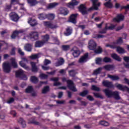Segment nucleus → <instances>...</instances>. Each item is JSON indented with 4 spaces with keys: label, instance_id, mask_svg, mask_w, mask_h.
<instances>
[{
    "label": "nucleus",
    "instance_id": "nucleus-1",
    "mask_svg": "<svg viewBox=\"0 0 129 129\" xmlns=\"http://www.w3.org/2000/svg\"><path fill=\"white\" fill-rule=\"evenodd\" d=\"M12 66H13L14 68H18V64L17 63V61H16V59L15 58H11L10 62H4L3 63L4 72L6 73H10L12 70Z\"/></svg>",
    "mask_w": 129,
    "mask_h": 129
},
{
    "label": "nucleus",
    "instance_id": "nucleus-2",
    "mask_svg": "<svg viewBox=\"0 0 129 129\" xmlns=\"http://www.w3.org/2000/svg\"><path fill=\"white\" fill-rule=\"evenodd\" d=\"M88 48L89 50H94V52L96 54H100V53L102 52V49L100 46H99L95 49V48H96V43H95L93 40L89 41Z\"/></svg>",
    "mask_w": 129,
    "mask_h": 129
},
{
    "label": "nucleus",
    "instance_id": "nucleus-3",
    "mask_svg": "<svg viewBox=\"0 0 129 129\" xmlns=\"http://www.w3.org/2000/svg\"><path fill=\"white\" fill-rule=\"evenodd\" d=\"M103 91L107 97H112L113 96L114 98L117 100L120 99V97H119V94L117 91L112 92L108 89H105Z\"/></svg>",
    "mask_w": 129,
    "mask_h": 129
},
{
    "label": "nucleus",
    "instance_id": "nucleus-4",
    "mask_svg": "<svg viewBox=\"0 0 129 129\" xmlns=\"http://www.w3.org/2000/svg\"><path fill=\"white\" fill-rule=\"evenodd\" d=\"M62 82H67L68 83V86L72 91H74V92H76L77 91V89L75 87V86H74V84L73 83V82L72 80H68L65 78H63L62 79Z\"/></svg>",
    "mask_w": 129,
    "mask_h": 129
},
{
    "label": "nucleus",
    "instance_id": "nucleus-5",
    "mask_svg": "<svg viewBox=\"0 0 129 129\" xmlns=\"http://www.w3.org/2000/svg\"><path fill=\"white\" fill-rule=\"evenodd\" d=\"M25 72L22 69L16 72V77H20L22 80H28V77L25 75Z\"/></svg>",
    "mask_w": 129,
    "mask_h": 129
},
{
    "label": "nucleus",
    "instance_id": "nucleus-6",
    "mask_svg": "<svg viewBox=\"0 0 129 129\" xmlns=\"http://www.w3.org/2000/svg\"><path fill=\"white\" fill-rule=\"evenodd\" d=\"M93 10V8H91L87 10L86 7L84 5H81L79 7V10L80 12L82 14V15H86L87 14V12H91Z\"/></svg>",
    "mask_w": 129,
    "mask_h": 129
},
{
    "label": "nucleus",
    "instance_id": "nucleus-7",
    "mask_svg": "<svg viewBox=\"0 0 129 129\" xmlns=\"http://www.w3.org/2000/svg\"><path fill=\"white\" fill-rule=\"evenodd\" d=\"M12 5H19V6L21 7H24V4H20V3L18 2V0H12L11 4L9 6H6L5 8V11H6V12H9V11L11 10V8H12Z\"/></svg>",
    "mask_w": 129,
    "mask_h": 129
},
{
    "label": "nucleus",
    "instance_id": "nucleus-8",
    "mask_svg": "<svg viewBox=\"0 0 129 129\" xmlns=\"http://www.w3.org/2000/svg\"><path fill=\"white\" fill-rule=\"evenodd\" d=\"M87 61H88V53H86L80 58L78 62L80 64H83V63H85Z\"/></svg>",
    "mask_w": 129,
    "mask_h": 129
},
{
    "label": "nucleus",
    "instance_id": "nucleus-9",
    "mask_svg": "<svg viewBox=\"0 0 129 129\" xmlns=\"http://www.w3.org/2000/svg\"><path fill=\"white\" fill-rule=\"evenodd\" d=\"M71 52H72L73 56H74L75 58H77V57H79V55H80V51H79V49L76 47H74L71 50Z\"/></svg>",
    "mask_w": 129,
    "mask_h": 129
},
{
    "label": "nucleus",
    "instance_id": "nucleus-10",
    "mask_svg": "<svg viewBox=\"0 0 129 129\" xmlns=\"http://www.w3.org/2000/svg\"><path fill=\"white\" fill-rule=\"evenodd\" d=\"M43 24L46 28H49L50 29H56V28H58L57 25H54L50 22L45 21L43 22Z\"/></svg>",
    "mask_w": 129,
    "mask_h": 129
},
{
    "label": "nucleus",
    "instance_id": "nucleus-11",
    "mask_svg": "<svg viewBox=\"0 0 129 129\" xmlns=\"http://www.w3.org/2000/svg\"><path fill=\"white\" fill-rule=\"evenodd\" d=\"M10 17L14 22H18L19 20V16L15 12H12L10 14Z\"/></svg>",
    "mask_w": 129,
    "mask_h": 129
},
{
    "label": "nucleus",
    "instance_id": "nucleus-12",
    "mask_svg": "<svg viewBox=\"0 0 129 129\" xmlns=\"http://www.w3.org/2000/svg\"><path fill=\"white\" fill-rule=\"evenodd\" d=\"M115 28V25H111L110 26H105V29L102 31L99 32L100 34H105L106 33V30H113Z\"/></svg>",
    "mask_w": 129,
    "mask_h": 129
},
{
    "label": "nucleus",
    "instance_id": "nucleus-13",
    "mask_svg": "<svg viewBox=\"0 0 129 129\" xmlns=\"http://www.w3.org/2000/svg\"><path fill=\"white\" fill-rule=\"evenodd\" d=\"M123 19H124V16L122 14H119L117 16L116 18L113 19V21L116 23H119L120 21H123Z\"/></svg>",
    "mask_w": 129,
    "mask_h": 129
},
{
    "label": "nucleus",
    "instance_id": "nucleus-14",
    "mask_svg": "<svg viewBox=\"0 0 129 129\" xmlns=\"http://www.w3.org/2000/svg\"><path fill=\"white\" fill-rule=\"evenodd\" d=\"M77 16L78 14H72L71 17H70L69 22L70 23H73V24H76V19L77 18Z\"/></svg>",
    "mask_w": 129,
    "mask_h": 129
},
{
    "label": "nucleus",
    "instance_id": "nucleus-15",
    "mask_svg": "<svg viewBox=\"0 0 129 129\" xmlns=\"http://www.w3.org/2000/svg\"><path fill=\"white\" fill-rule=\"evenodd\" d=\"M39 34L37 32H31L29 34V38L30 39H33L34 40H38Z\"/></svg>",
    "mask_w": 129,
    "mask_h": 129
},
{
    "label": "nucleus",
    "instance_id": "nucleus-16",
    "mask_svg": "<svg viewBox=\"0 0 129 129\" xmlns=\"http://www.w3.org/2000/svg\"><path fill=\"white\" fill-rule=\"evenodd\" d=\"M93 3V8L94 10H96V11H97L98 10V7L100 6V3L98 2L97 0H91Z\"/></svg>",
    "mask_w": 129,
    "mask_h": 129
},
{
    "label": "nucleus",
    "instance_id": "nucleus-17",
    "mask_svg": "<svg viewBox=\"0 0 129 129\" xmlns=\"http://www.w3.org/2000/svg\"><path fill=\"white\" fill-rule=\"evenodd\" d=\"M79 4V2L76 1V0H72V2L68 5V7L70 9H73L74 6H77Z\"/></svg>",
    "mask_w": 129,
    "mask_h": 129
},
{
    "label": "nucleus",
    "instance_id": "nucleus-18",
    "mask_svg": "<svg viewBox=\"0 0 129 129\" xmlns=\"http://www.w3.org/2000/svg\"><path fill=\"white\" fill-rule=\"evenodd\" d=\"M51 81H54V83L53 84L54 86H59L61 85V83L57 82L59 81V78H50Z\"/></svg>",
    "mask_w": 129,
    "mask_h": 129
},
{
    "label": "nucleus",
    "instance_id": "nucleus-19",
    "mask_svg": "<svg viewBox=\"0 0 129 129\" xmlns=\"http://www.w3.org/2000/svg\"><path fill=\"white\" fill-rule=\"evenodd\" d=\"M116 87L117 88H118L119 90H122V91L126 90V91L129 93V88L125 86H122L121 84H118L116 86Z\"/></svg>",
    "mask_w": 129,
    "mask_h": 129
},
{
    "label": "nucleus",
    "instance_id": "nucleus-20",
    "mask_svg": "<svg viewBox=\"0 0 129 129\" xmlns=\"http://www.w3.org/2000/svg\"><path fill=\"white\" fill-rule=\"evenodd\" d=\"M55 60L57 61L55 63V66H56V67H59V66H61L64 64V59L63 58H58Z\"/></svg>",
    "mask_w": 129,
    "mask_h": 129
},
{
    "label": "nucleus",
    "instance_id": "nucleus-21",
    "mask_svg": "<svg viewBox=\"0 0 129 129\" xmlns=\"http://www.w3.org/2000/svg\"><path fill=\"white\" fill-rule=\"evenodd\" d=\"M60 15H63V16H67L69 13L68 10L65 8H61L59 10Z\"/></svg>",
    "mask_w": 129,
    "mask_h": 129
},
{
    "label": "nucleus",
    "instance_id": "nucleus-22",
    "mask_svg": "<svg viewBox=\"0 0 129 129\" xmlns=\"http://www.w3.org/2000/svg\"><path fill=\"white\" fill-rule=\"evenodd\" d=\"M102 84L105 87H108V88H111V87H112V83L108 81H103Z\"/></svg>",
    "mask_w": 129,
    "mask_h": 129
},
{
    "label": "nucleus",
    "instance_id": "nucleus-23",
    "mask_svg": "<svg viewBox=\"0 0 129 129\" xmlns=\"http://www.w3.org/2000/svg\"><path fill=\"white\" fill-rule=\"evenodd\" d=\"M28 24H30L31 27H35V26H37L38 25V23H37V21L35 19H32L30 18L28 21Z\"/></svg>",
    "mask_w": 129,
    "mask_h": 129
},
{
    "label": "nucleus",
    "instance_id": "nucleus-24",
    "mask_svg": "<svg viewBox=\"0 0 129 129\" xmlns=\"http://www.w3.org/2000/svg\"><path fill=\"white\" fill-rule=\"evenodd\" d=\"M30 64L32 66V72H38V70H39V69L37 68V63L34 62H31Z\"/></svg>",
    "mask_w": 129,
    "mask_h": 129
},
{
    "label": "nucleus",
    "instance_id": "nucleus-25",
    "mask_svg": "<svg viewBox=\"0 0 129 129\" xmlns=\"http://www.w3.org/2000/svg\"><path fill=\"white\" fill-rule=\"evenodd\" d=\"M24 32V30H21L19 31L18 30H16L15 31H14L11 36V38L12 39H15L16 37H17V36H18V35H19V34H20L21 33H23Z\"/></svg>",
    "mask_w": 129,
    "mask_h": 129
},
{
    "label": "nucleus",
    "instance_id": "nucleus-26",
    "mask_svg": "<svg viewBox=\"0 0 129 129\" xmlns=\"http://www.w3.org/2000/svg\"><path fill=\"white\" fill-rule=\"evenodd\" d=\"M103 68L105 70H107V71H111V70L114 69V66L111 64L106 65Z\"/></svg>",
    "mask_w": 129,
    "mask_h": 129
},
{
    "label": "nucleus",
    "instance_id": "nucleus-27",
    "mask_svg": "<svg viewBox=\"0 0 129 129\" xmlns=\"http://www.w3.org/2000/svg\"><path fill=\"white\" fill-rule=\"evenodd\" d=\"M38 18L39 20H45L47 19V14L44 13L39 14L38 15Z\"/></svg>",
    "mask_w": 129,
    "mask_h": 129
},
{
    "label": "nucleus",
    "instance_id": "nucleus-28",
    "mask_svg": "<svg viewBox=\"0 0 129 129\" xmlns=\"http://www.w3.org/2000/svg\"><path fill=\"white\" fill-rule=\"evenodd\" d=\"M44 44H45V42L38 41H36L35 46L36 48H40L42 47V46H43Z\"/></svg>",
    "mask_w": 129,
    "mask_h": 129
},
{
    "label": "nucleus",
    "instance_id": "nucleus-29",
    "mask_svg": "<svg viewBox=\"0 0 129 129\" xmlns=\"http://www.w3.org/2000/svg\"><path fill=\"white\" fill-rule=\"evenodd\" d=\"M19 64H20V66H21V67H23V68H24V69H25V70H27V71H29V70H30V68H29V67L27 66V65H26V64L25 63H24V62H23V61H20Z\"/></svg>",
    "mask_w": 129,
    "mask_h": 129
},
{
    "label": "nucleus",
    "instance_id": "nucleus-30",
    "mask_svg": "<svg viewBox=\"0 0 129 129\" xmlns=\"http://www.w3.org/2000/svg\"><path fill=\"white\" fill-rule=\"evenodd\" d=\"M27 2L31 7H33V6H36L38 2L37 0H27Z\"/></svg>",
    "mask_w": 129,
    "mask_h": 129
},
{
    "label": "nucleus",
    "instance_id": "nucleus-31",
    "mask_svg": "<svg viewBox=\"0 0 129 129\" xmlns=\"http://www.w3.org/2000/svg\"><path fill=\"white\" fill-rule=\"evenodd\" d=\"M72 34V28L68 27L66 29V32L64 33L66 36H70Z\"/></svg>",
    "mask_w": 129,
    "mask_h": 129
},
{
    "label": "nucleus",
    "instance_id": "nucleus-32",
    "mask_svg": "<svg viewBox=\"0 0 129 129\" xmlns=\"http://www.w3.org/2000/svg\"><path fill=\"white\" fill-rule=\"evenodd\" d=\"M30 81L32 82V83H38V82L39 81V80L38 79V78H37L36 76H31L30 78Z\"/></svg>",
    "mask_w": 129,
    "mask_h": 129
},
{
    "label": "nucleus",
    "instance_id": "nucleus-33",
    "mask_svg": "<svg viewBox=\"0 0 129 129\" xmlns=\"http://www.w3.org/2000/svg\"><path fill=\"white\" fill-rule=\"evenodd\" d=\"M111 57H112V58H113V59H114L116 61H121V58L120 57H119L117 55V54H116L115 53L112 54Z\"/></svg>",
    "mask_w": 129,
    "mask_h": 129
},
{
    "label": "nucleus",
    "instance_id": "nucleus-34",
    "mask_svg": "<svg viewBox=\"0 0 129 129\" xmlns=\"http://www.w3.org/2000/svg\"><path fill=\"white\" fill-rule=\"evenodd\" d=\"M24 49L26 51H27V52H31V51H32V45L29 44H26Z\"/></svg>",
    "mask_w": 129,
    "mask_h": 129
},
{
    "label": "nucleus",
    "instance_id": "nucleus-35",
    "mask_svg": "<svg viewBox=\"0 0 129 129\" xmlns=\"http://www.w3.org/2000/svg\"><path fill=\"white\" fill-rule=\"evenodd\" d=\"M18 122H19V123H21L23 127H26V122L25 121V120H24V119H23V118H20L18 120Z\"/></svg>",
    "mask_w": 129,
    "mask_h": 129
},
{
    "label": "nucleus",
    "instance_id": "nucleus-36",
    "mask_svg": "<svg viewBox=\"0 0 129 129\" xmlns=\"http://www.w3.org/2000/svg\"><path fill=\"white\" fill-rule=\"evenodd\" d=\"M58 6V3H53L50 4L48 5V6L47 7V9H54V8H56Z\"/></svg>",
    "mask_w": 129,
    "mask_h": 129
},
{
    "label": "nucleus",
    "instance_id": "nucleus-37",
    "mask_svg": "<svg viewBox=\"0 0 129 129\" xmlns=\"http://www.w3.org/2000/svg\"><path fill=\"white\" fill-rule=\"evenodd\" d=\"M102 70V68H98L97 70L94 71L93 73V75H97V74H100Z\"/></svg>",
    "mask_w": 129,
    "mask_h": 129
},
{
    "label": "nucleus",
    "instance_id": "nucleus-38",
    "mask_svg": "<svg viewBox=\"0 0 129 129\" xmlns=\"http://www.w3.org/2000/svg\"><path fill=\"white\" fill-rule=\"evenodd\" d=\"M108 78H110L111 80H118L119 79V78L117 76H111L110 75H108Z\"/></svg>",
    "mask_w": 129,
    "mask_h": 129
},
{
    "label": "nucleus",
    "instance_id": "nucleus-39",
    "mask_svg": "<svg viewBox=\"0 0 129 129\" xmlns=\"http://www.w3.org/2000/svg\"><path fill=\"white\" fill-rule=\"evenodd\" d=\"M48 20H54L55 19V14H47V18Z\"/></svg>",
    "mask_w": 129,
    "mask_h": 129
},
{
    "label": "nucleus",
    "instance_id": "nucleus-40",
    "mask_svg": "<svg viewBox=\"0 0 129 129\" xmlns=\"http://www.w3.org/2000/svg\"><path fill=\"white\" fill-rule=\"evenodd\" d=\"M104 6L106 7V8L111 9V8H112V3H110V0H109V2L104 4Z\"/></svg>",
    "mask_w": 129,
    "mask_h": 129
},
{
    "label": "nucleus",
    "instance_id": "nucleus-41",
    "mask_svg": "<svg viewBox=\"0 0 129 129\" xmlns=\"http://www.w3.org/2000/svg\"><path fill=\"white\" fill-rule=\"evenodd\" d=\"M116 51L119 53V54H122L124 53V49L120 47H117Z\"/></svg>",
    "mask_w": 129,
    "mask_h": 129
},
{
    "label": "nucleus",
    "instance_id": "nucleus-42",
    "mask_svg": "<svg viewBox=\"0 0 129 129\" xmlns=\"http://www.w3.org/2000/svg\"><path fill=\"white\" fill-rule=\"evenodd\" d=\"M69 74L71 77H74L76 75V71L75 70H71L69 71Z\"/></svg>",
    "mask_w": 129,
    "mask_h": 129
},
{
    "label": "nucleus",
    "instance_id": "nucleus-43",
    "mask_svg": "<svg viewBox=\"0 0 129 129\" xmlns=\"http://www.w3.org/2000/svg\"><path fill=\"white\" fill-rule=\"evenodd\" d=\"M33 92V86H29L26 89V93H31V92Z\"/></svg>",
    "mask_w": 129,
    "mask_h": 129
},
{
    "label": "nucleus",
    "instance_id": "nucleus-44",
    "mask_svg": "<svg viewBox=\"0 0 129 129\" xmlns=\"http://www.w3.org/2000/svg\"><path fill=\"white\" fill-rule=\"evenodd\" d=\"M102 58L100 57H98L96 59V63L98 65H100V64H102Z\"/></svg>",
    "mask_w": 129,
    "mask_h": 129
},
{
    "label": "nucleus",
    "instance_id": "nucleus-45",
    "mask_svg": "<svg viewBox=\"0 0 129 129\" xmlns=\"http://www.w3.org/2000/svg\"><path fill=\"white\" fill-rule=\"evenodd\" d=\"M91 89L94 91H100V89L95 85H92Z\"/></svg>",
    "mask_w": 129,
    "mask_h": 129
},
{
    "label": "nucleus",
    "instance_id": "nucleus-46",
    "mask_svg": "<svg viewBox=\"0 0 129 129\" xmlns=\"http://www.w3.org/2000/svg\"><path fill=\"white\" fill-rule=\"evenodd\" d=\"M100 124H101V125H104V126H108V125H109V123L105 121H100Z\"/></svg>",
    "mask_w": 129,
    "mask_h": 129
},
{
    "label": "nucleus",
    "instance_id": "nucleus-47",
    "mask_svg": "<svg viewBox=\"0 0 129 129\" xmlns=\"http://www.w3.org/2000/svg\"><path fill=\"white\" fill-rule=\"evenodd\" d=\"M20 13L23 16V15H25V14H27V10H26V9H25V8L23 7L20 9Z\"/></svg>",
    "mask_w": 129,
    "mask_h": 129
},
{
    "label": "nucleus",
    "instance_id": "nucleus-48",
    "mask_svg": "<svg viewBox=\"0 0 129 129\" xmlns=\"http://www.w3.org/2000/svg\"><path fill=\"white\" fill-rule=\"evenodd\" d=\"M39 57H40V54H33L32 55L30 56V58H31V59H37V58H39Z\"/></svg>",
    "mask_w": 129,
    "mask_h": 129
},
{
    "label": "nucleus",
    "instance_id": "nucleus-49",
    "mask_svg": "<svg viewBox=\"0 0 129 129\" xmlns=\"http://www.w3.org/2000/svg\"><path fill=\"white\" fill-rule=\"evenodd\" d=\"M103 61V62H105V63H108V62H111V58L106 57L104 58Z\"/></svg>",
    "mask_w": 129,
    "mask_h": 129
},
{
    "label": "nucleus",
    "instance_id": "nucleus-50",
    "mask_svg": "<svg viewBox=\"0 0 129 129\" xmlns=\"http://www.w3.org/2000/svg\"><path fill=\"white\" fill-rule=\"evenodd\" d=\"M49 39H50L49 35L46 34L45 36H43V42H44V43L48 42V41H49Z\"/></svg>",
    "mask_w": 129,
    "mask_h": 129
},
{
    "label": "nucleus",
    "instance_id": "nucleus-51",
    "mask_svg": "<svg viewBox=\"0 0 129 129\" xmlns=\"http://www.w3.org/2000/svg\"><path fill=\"white\" fill-rule=\"evenodd\" d=\"M49 90V86H46L43 89L42 93L43 94L47 93V92H48Z\"/></svg>",
    "mask_w": 129,
    "mask_h": 129
},
{
    "label": "nucleus",
    "instance_id": "nucleus-52",
    "mask_svg": "<svg viewBox=\"0 0 129 129\" xmlns=\"http://www.w3.org/2000/svg\"><path fill=\"white\" fill-rule=\"evenodd\" d=\"M62 48L63 51H68L70 48V46L69 45H62Z\"/></svg>",
    "mask_w": 129,
    "mask_h": 129
},
{
    "label": "nucleus",
    "instance_id": "nucleus-53",
    "mask_svg": "<svg viewBox=\"0 0 129 129\" xmlns=\"http://www.w3.org/2000/svg\"><path fill=\"white\" fill-rule=\"evenodd\" d=\"M40 77L41 79H46L48 78V75L45 74H41L40 75Z\"/></svg>",
    "mask_w": 129,
    "mask_h": 129
},
{
    "label": "nucleus",
    "instance_id": "nucleus-54",
    "mask_svg": "<svg viewBox=\"0 0 129 129\" xmlns=\"http://www.w3.org/2000/svg\"><path fill=\"white\" fill-rule=\"evenodd\" d=\"M88 94V90H85L83 92L80 93V95L81 96H85V95H87V94Z\"/></svg>",
    "mask_w": 129,
    "mask_h": 129
},
{
    "label": "nucleus",
    "instance_id": "nucleus-55",
    "mask_svg": "<svg viewBox=\"0 0 129 129\" xmlns=\"http://www.w3.org/2000/svg\"><path fill=\"white\" fill-rule=\"evenodd\" d=\"M44 64L45 66H47V65L51 64V61L49 59H45L44 61Z\"/></svg>",
    "mask_w": 129,
    "mask_h": 129
},
{
    "label": "nucleus",
    "instance_id": "nucleus-56",
    "mask_svg": "<svg viewBox=\"0 0 129 129\" xmlns=\"http://www.w3.org/2000/svg\"><path fill=\"white\" fill-rule=\"evenodd\" d=\"M93 38H95V39H100L101 38H104V36L102 35H97L95 36H93Z\"/></svg>",
    "mask_w": 129,
    "mask_h": 129
},
{
    "label": "nucleus",
    "instance_id": "nucleus-57",
    "mask_svg": "<svg viewBox=\"0 0 129 129\" xmlns=\"http://www.w3.org/2000/svg\"><path fill=\"white\" fill-rule=\"evenodd\" d=\"M42 69L43 70H44L45 71H47V70H49L50 69V67H47L46 66H41Z\"/></svg>",
    "mask_w": 129,
    "mask_h": 129
},
{
    "label": "nucleus",
    "instance_id": "nucleus-58",
    "mask_svg": "<svg viewBox=\"0 0 129 129\" xmlns=\"http://www.w3.org/2000/svg\"><path fill=\"white\" fill-rule=\"evenodd\" d=\"M18 53L21 56H24V55H25V53L23 51V50H22L21 48H18Z\"/></svg>",
    "mask_w": 129,
    "mask_h": 129
},
{
    "label": "nucleus",
    "instance_id": "nucleus-59",
    "mask_svg": "<svg viewBox=\"0 0 129 129\" xmlns=\"http://www.w3.org/2000/svg\"><path fill=\"white\" fill-rule=\"evenodd\" d=\"M122 38L121 37L119 38L117 40L116 44H122Z\"/></svg>",
    "mask_w": 129,
    "mask_h": 129
},
{
    "label": "nucleus",
    "instance_id": "nucleus-60",
    "mask_svg": "<svg viewBox=\"0 0 129 129\" xmlns=\"http://www.w3.org/2000/svg\"><path fill=\"white\" fill-rule=\"evenodd\" d=\"M15 101L13 98H11L8 101L7 103L10 104L13 103V102Z\"/></svg>",
    "mask_w": 129,
    "mask_h": 129
},
{
    "label": "nucleus",
    "instance_id": "nucleus-61",
    "mask_svg": "<svg viewBox=\"0 0 129 129\" xmlns=\"http://www.w3.org/2000/svg\"><path fill=\"white\" fill-rule=\"evenodd\" d=\"M11 55H15V54H16V48H13L12 49V51L11 52Z\"/></svg>",
    "mask_w": 129,
    "mask_h": 129
},
{
    "label": "nucleus",
    "instance_id": "nucleus-62",
    "mask_svg": "<svg viewBox=\"0 0 129 129\" xmlns=\"http://www.w3.org/2000/svg\"><path fill=\"white\" fill-rule=\"evenodd\" d=\"M7 33H8V31L4 30V31H2V32H1V35L2 37H4V35H5V34H7Z\"/></svg>",
    "mask_w": 129,
    "mask_h": 129
},
{
    "label": "nucleus",
    "instance_id": "nucleus-63",
    "mask_svg": "<svg viewBox=\"0 0 129 129\" xmlns=\"http://www.w3.org/2000/svg\"><path fill=\"white\" fill-rule=\"evenodd\" d=\"M3 45H6V46H8V44L5 42V41H0V47L1 46H3ZM1 50V47H0Z\"/></svg>",
    "mask_w": 129,
    "mask_h": 129
},
{
    "label": "nucleus",
    "instance_id": "nucleus-64",
    "mask_svg": "<svg viewBox=\"0 0 129 129\" xmlns=\"http://www.w3.org/2000/svg\"><path fill=\"white\" fill-rule=\"evenodd\" d=\"M123 60L125 61V62H129V57L124 56L123 57Z\"/></svg>",
    "mask_w": 129,
    "mask_h": 129
}]
</instances>
